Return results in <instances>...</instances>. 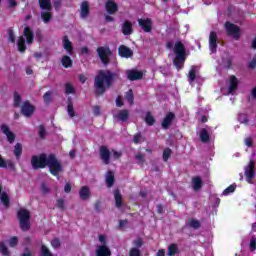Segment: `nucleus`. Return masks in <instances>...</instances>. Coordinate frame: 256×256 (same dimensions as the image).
Instances as JSON below:
<instances>
[{
  "mask_svg": "<svg viewBox=\"0 0 256 256\" xmlns=\"http://www.w3.org/2000/svg\"><path fill=\"white\" fill-rule=\"evenodd\" d=\"M179 251L177 244H171L168 246V256H174Z\"/></svg>",
  "mask_w": 256,
  "mask_h": 256,
  "instance_id": "ea45409f",
  "label": "nucleus"
},
{
  "mask_svg": "<svg viewBox=\"0 0 256 256\" xmlns=\"http://www.w3.org/2000/svg\"><path fill=\"white\" fill-rule=\"evenodd\" d=\"M45 135H47V130H45L44 125L39 126V137L40 139H45Z\"/></svg>",
  "mask_w": 256,
  "mask_h": 256,
  "instance_id": "de8ad7c7",
  "label": "nucleus"
},
{
  "mask_svg": "<svg viewBox=\"0 0 256 256\" xmlns=\"http://www.w3.org/2000/svg\"><path fill=\"white\" fill-rule=\"evenodd\" d=\"M235 189H237V185L232 184L222 192V195H229L231 193H234Z\"/></svg>",
  "mask_w": 256,
  "mask_h": 256,
  "instance_id": "37998d69",
  "label": "nucleus"
},
{
  "mask_svg": "<svg viewBox=\"0 0 256 256\" xmlns=\"http://www.w3.org/2000/svg\"><path fill=\"white\" fill-rule=\"evenodd\" d=\"M22 153H23V146L21 145V143H16V145L14 146V155L16 159H20Z\"/></svg>",
  "mask_w": 256,
  "mask_h": 256,
  "instance_id": "473e14b6",
  "label": "nucleus"
},
{
  "mask_svg": "<svg viewBox=\"0 0 256 256\" xmlns=\"http://www.w3.org/2000/svg\"><path fill=\"white\" fill-rule=\"evenodd\" d=\"M249 249H250V251H256V237H255V235L251 236V240H250V243H249Z\"/></svg>",
  "mask_w": 256,
  "mask_h": 256,
  "instance_id": "a18cd8bd",
  "label": "nucleus"
},
{
  "mask_svg": "<svg viewBox=\"0 0 256 256\" xmlns=\"http://www.w3.org/2000/svg\"><path fill=\"white\" fill-rule=\"evenodd\" d=\"M65 93L66 95H73L75 94V87H73L72 83H66L65 84Z\"/></svg>",
  "mask_w": 256,
  "mask_h": 256,
  "instance_id": "58836bf2",
  "label": "nucleus"
},
{
  "mask_svg": "<svg viewBox=\"0 0 256 256\" xmlns=\"http://www.w3.org/2000/svg\"><path fill=\"white\" fill-rule=\"evenodd\" d=\"M17 217L19 219L20 229H22V231H29V229H31V212L21 208L17 212Z\"/></svg>",
  "mask_w": 256,
  "mask_h": 256,
  "instance_id": "20e7f679",
  "label": "nucleus"
},
{
  "mask_svg": "<svg viewBox=\"0 0 256 256\" xmlns=\"http://www.w3.org/2000/svg\"><path fill=\"white\" fill-rule=\"evenodd\" d=\"M114 198L116 207H121L123 205V196H121V191H119V189L114 191Z\"/></svg>",
  "mask_w": 256,
  "mask_h": 256,
  "instance_id": "c756f323",
  "label": "nucleus"
},
{
  "mask_svg": "<svg viewBox=\"0 0 256 256\" xmlns=\"http://www.w3.org/2000/svg\"><path fill=\"white\" fill-rule=\"evenodd\" d=\"M67 113L69 117H75V108L73 107V99L68 98Z\"/></svg>",
  "mask_w": 256,
  "mask_h": 256,
  "instance_id": "2f4dec72",
  "label": "nucleus"
},
{
  "mask_svg": "<svg viewBox=\"0 0 256 256\" xmlns=\"http://www.w3.org/2000/svg\"><path fill=\"white\" fill-rule=\"evenodd\" d=\"M186 227H189L190 229H200L201 222L197 219H190L188 222H186Z\"/></svg>",
  "mask_w": 256,
  "mask_h": 256,
  "instance_id": "c85d7f7f",
  "label": "nucleus"
},
{
  "mask_svg": "<svg viewBox=\"0 0 256 256\" xmlns=\"http://www.w3.org/2000/svg\"><path fill=\"white\" fill-rule=\"evenodd\" d=\"M52 95H53V92H51V91L46 92V93L43 95L44 102L47 103V104L51 103V97H52Z\"/></svg>",
  "mask_w": 256,
  "mask_h": 256,
  "instance_id": "49530a36",
  "label": "nucleus"
},
{
  "mask_svg": "<svg viewBox=\"0 0 256 256\" xmlns=\"http://www.w3.org/2000/svg\"><path fill=\"white\" fill-rule=\"evenodd\" d=\"M249 67H250V69H255V67H256V59H255V58H253V59L250 61Z\"/></svg>",
  "mask_w": 256,
  "mask_h": 256,
  "instance_id": "774afa93",
  "label": "nucleus"
},
{
  "mask_svg": "<svg viewBox=\"0 0 256 256\" xmlns=\"http://www.w3.org/2000/svg\"><path fill=\"white\" fill-rule=\"evenodd\" d=\"M173 153V150H171L170 148H166L163 151V161L167 162L169 161V157H171Z\"/></svg>",
  "mask_w": 256,
  "mask_h": 256,
  "instance_id": "a19ab883",
  "label": "nucleus"
},
{
  "mask_svg": "<svg viewBox=\"0 0 256 256\" xmlns=\"http://www.w3.org/2000/svg\"><path fill=\"white\" fill-rule=\"evenodd\" d=\"M0 253L4 256H9V249L3 242H0Z\"/></svg>",
  "mask_w": 256,
  "mask_h": 256,
  "instance_id": "c03bdc74",
  "label": "nucleus"
},
{
  "mask_svg": "<svg viewBox=\"0 0 256 256\" xmlns=\"http://www.w3.org/2000/svg\"><path fill=\"white\" fill-rule=\"evenodd\" d=\"M115 79H119V72L111 70H99L94 78V89L96 95H103L107 89H111Z\"/></svg>",
  "mask_w": 256,
  "mask_h": 256,
  "instance_id": "f03ea898",
  "label": "nucleus"
},
{
  "mask_svg": "<svg viewBox=\"0 0 256 256\" xmlns=\"http://www.w3.org/2000/svg\"><path fill=\"white\" fill-rule=\"evenodd\" d=\"M200 141H202V143L209 141V132L205 128L200 131Z\"/></svg>",
  "mask_w": 256,
  "mask_h": 256,
  "instance_id": "f704fd0d",
  "label": "nucleus"
},
{
  "mask_svg": "<svg viewBox=\"0 0 256 256\" xmlns=\"http://www.w3.org/2000/svg\"><path fill=\"white\" fill-rule=\"evenodd\" d=\"M244 175L248 183H251V181H253L255 178V162H253V160H251L245 167Z\"/></svg>",
  "mask_w": 256,
  "mask_h": 256,
  "instance_id": "9d476101",
  "label": "nucleus"
},
{
  "mask_svg": "<svg viewBox=\"0 0 256 256\" xmlns=\"http://www.w3.org/2000/svg\"><path fill=\"white\" fill-rule=\"evenodd\" d=\"M145 123H147L150 127L155 125V117L151 115V112L146 113Z\"/></svg>",
  "mask_w": 256,
  "mask_h": 256,
  "instance_id": "4c0bfd02",
  "label": "nucleus"
},
{
  "mask_svg": "<svg viewBox=\"0 0 256 256\" xmlns=\"http://www.w3.org/2000/svg\"><path fill=\"white\" fill-rule=\"evenodd\" d=\"M188 82L191 87L197 86V90L201 89V84L204 82L203 78L199 76V67L192 66L189 73H188Z\"/></svg>",
  "mask_w": 256,
  "mask_h": 256,
  "instance_id": "39448f33",
  "label": "nucleus"
},
{
  "mask_svg": "<svg viewBox=\"0 0 256 256\" xmlns=\"http://www.w3.org/2000/svg\"><path fill=\"white\" fill-rule=\"evenodd\" d=\"M125 99L126 101H128L129 105H133L134 101H135V96L133 95V90H129L126 92L125 94Z\"/></svg>",
  "mask_w": 256,
  "mask_h": 256,
  "instance_id": "c9c22d12",
  "label": "nucleus"
},
{
  "mask_svg": "<svg viewBox=\"0 0 256 256\" xmlns=\"http://www.w3.org/2000/svg\"><path fill=\"white\" fill-rule=\"evenodd\" d=\"M56 207H58V209H61L62 211H64L65 210V200H63V199H58L57 201H56Z\"/></svg>",
  "mask_w": 256,
  "mask_h": 256,
  "instance_id": "603ef678",
  "label": "nucleus"
},
{
  "mask_svg": "<svg viewBox=\"0 0 256 256\" xmlns=\"http://www.w3.org/2000/svg\"><path fill=\"white\" fill-rule=\"evenodd\" d=\"M94 208L97 213H101V201H97L94 205Z\"/></svg>",
  "mask_w": 256,
  "mask_h": 256,
  "instance_id": "0e129e2a",
  "label": "nucleus"
},
{
  "mask_svg": "<svg viewBox=\"0 0 256 256\" xmlns=\"http://www.w3.org/2000/svg\"><path fill=\"white\" fill-rule=\"evenodd\" d=\"M121 31H122L123 35H132L133 34V24L129 20H126L121 26Z\"/></svg>",
  "mask_w": 256,
  "mask_h": 256,
  "instance_id": "4be33fe9",
  "label": "nucleus"
},
{
  "mask_svg": "<svg viewBox=\"0 0 256 256\" xmlns=\"http://www.w3.org/2000/svg\"><path fill=\"white\" fill-rule=\"evenodd\" d=\"M53 249H59L61 247V241L58 238H55L51 241Z\"/></svg>",
  "mask_w": 256,
  "mask_h": 256,
  "instance_id": "5fc2aeb1",
  "label": "nucleus"
},
{
  "mask_svg": "<svg viewBox=\"0 0 256 256\" xmlns=\"http://www.w3.org/2000/svg\"><path fill=\"white\" fill-rule=\"evenodd\" d=\"M40 189H41L42 193H44V195H47V193H49V188L47 187V184H45V183L41 184Z\"/></svg>",
  "mask_w": 256,
  "mask_h": 256,
  "instance_id": "bf43d9fd",
  "label": "nucleus"
},
{
  "mask_svg": "<svg viewBox=\"0 0 256 256\" xmlns=\"http://www.w3.org/2000/svg\"><path fill=\"white\" fill-rule=\"evenodd\" d=\"M19 243V239L17 238V236H14L10 239L9 241V245L10 247H16V245Z\"/></svg>",
  "mask_w": 256,
  "mask_h": 256,
  "instance_id": "4d7b16f0",
  "label": "nucleus"
},
{
  "mask_svg": "<svg viewBox=\"0 0 256 256\" xmlns=\"http://www.w3.org/2000/svg\"><path fill=\"white\" fill-rule=\"evenodd\" d=\"M96 52L100 58L101 63L107 67V65L111 63V57L113 56L111 48H109V46H100L97 48Z\"/></svg>",
  "mask_w": 256,
  "mask_h": 256,
  "instance_id": "0eeeda50",
  "label": "nucleus"
},
{
  "mask_svg": "<svg viewBox=\"0 0 256 256\" xmlns=\"http://www.w3.org/2000/svg\"><path fill=\"white\" fill-rule=\"evenodd\" d=\"M193 189L194 191H199L201 187H203V180H201V177L196 176L192 179Z\"/></svg>",
  "mask_w": 256,
  "mask_h": 256,
  "instance_id": "cd10ccee",
  "label": "nucleus"
},
{
  "mask_svg": "<svg viewBox=\"0 0 256 256\" xmlns=\"http://www.w3.org/2000/svg\"><path fill=\"white\" fill-rule=\"evenodd\" d=\"M8 7L11 9L13 7H17V1L15 0H8Z\"/></svg>",
  "mask_w": 256,
  "mask_h": 256,
  "instance_id": "69168bd1",
  "label": "nucleus"
},
{
  "mask_svg": "<svg viewBox=\"0 0 256 256\" xmlns=\"http://www.w3.org/2000/svg\"><path fill=\"white\" fill-rule=\"evenodd\" d=\"M239 88V80L235 76H230V82L228 86V94L233 95L235 90Z\"/></svg>",
  "mask_w": 256,
  "mask_h": 256,
  "instance_id": "dca6fc26",
  "label": "nucleus"
},
{
  "mask_svg": "<svg viewBox=\"0 0 256 256\" xmlns=\"http://www.w3.org/2000/svg\"><path fill=\"white\" fill-rule=\"evenodd\" d=\"M134 245L139 249V247L143 246V240L141 238H137L136 240H134Z\"/></svg>",
  "mask_w": 256,
  "mask_h": 256,
  "instance_id": "680f3d73",
  "label": "nucleus"
},
{
  "mask_svg": "<svg viewBox=\"0 0 256 256\" xmlns=\"http://www.w3.org/2000/svg\"><path fill=\"white\" fill-rule=\"evenodd\" d=\"M93 113L96 117H99V115H101V107L93 106Z\"/></svg>",
  "mask_w": 256,
  "mask_h": 256,
  "instance_id": "052dcab7",
  "label": "nucleus"
},
{
  "mask_svg": "<svg viewBox=\"0 0 256 256\" xmlns=\"http://www.w3.org/2000/svg\"><path fill=\"white\" fill-rule=\"evenodd\" d=\"M62 43L68 55H73V43L69 41V36H64L62 39Z\"/></svg>",
  "mask_w": 256,
  "mask_h": 256,
  "instance_id": "393cba45",
  "label": "nucleus"
},
{
  "mask_svg": "<svg viewBox=\"0 0 256 256\" xmlns=\"http://www.w3.org/2000/svg\"><path fill=\"white\" fill-rule=\"evenodd\" d=\"M1 201L3 203V205H5L7 207V205H9V196L7 195V193H2L1 195Z\"/></svg>",
  "mask_w": 256,
  "mask_h": 256,
  "instance_id": "3c124183",
  "label": "nucleus"
},
{
  "mask_svg": "<svg viewBox=\"0 0 256 256\" xmlns=\"http://www.w3.org/2000/svg\"><path fill=\"white\" fill-rule=\"evenodd\" d=\"M21 256H33V252L31 249H29V247H25Z\"/></svg>",
  "mask_w": 256,
  "mask_h": 256,
  "instance_id": "13d9d810",
  "label": "nucleus"
},
{
  "mask_svg": "<svg viewBox=\"0 0 256 256\" xmlns=\"http://www.w3.org/2000/svg\"><path fill=\"white\" fill-rule=\"evenodd\" d=\"M40 9L46 12H41V17L44 23H49L51 21L53 15L50 11H53V6L51 4V0H38Z\"/></svg>",
  "mask_w": 256,
  "mask_h": 256,
  "instance_id": "423d86ee",
  "label": "nucleus"
},
{
  "mask_svg": "<svg viewBox=\"0 0 256 256\" xmlns=\"http://www.w3.org/2000/svg\"><path fill=\"white\" fill-rule=\"evenodd\" d=\"M105 181L107 187L110 189V187H113L115 185V173L113 171L109 170L105 175Z\"/></svg>",
  "mask_w": 256,
  "mask_h": 256,
  "instance_id": "bb28decb",
  "label": "nucleus"
},
{
  "mask_svg": "<svg viewBox=\"0 0 256 256\" xmlns=\"http://www.w3.org/2000/svg\"><path fill=\"white\" fill-rule=\"evenodd\" d=\"M135 159L138 160V165H143L145 163V155L137 154Z\"/></svg>",
  "mask_w": 256,
  "mask_h": 256,
  "instance_id": "6e6d98bb",
  "label": "nucleus"
},
{
  "mask_svg": "<svg viewBox=\"0 0 256 256\" xmlns=\"http://www.w3.org/2000/svg\"><path fill=\"white\" fill-rule=\"evenodd\" d=\"M21 99L22 98L19 92H14V107H20Z\"/></svg>",
  "mask_w": 256,
  "mask_h": 256,
  "instance_id": "79ce46f5",
  "label": "nucleus"
},
{
  "mask_svg": "<svg viewBox=\"0 0 256 256\" xmlns=\"http://www.w3.org/2000/svg\"><path fill=\"white\" fill-rule=\"evenodd\" d=\"M173 63L178 71L179 69H183V63H185V56H182V58H177L176 56L173 60Z\"/></svg>",
  "mask_w": 256,
  "mask_h": 256,
  "instance_id": "72a5a7b5",
  "label": "nucleus"
},
{
  "mask_svg": "<svg viewBox=\"0 0 256 256\" xmlns=\"http://www.w3.org/2000/svg\"><path fill=\"white\" fill-rule=\"evenodd\" d=\"M209 48H210L211 53L217 52V33L216 32H210Z\"/></svg>",
  "mask_w": 256,
  "mask_h": 256,
  "instance_id": "a211bd4d",
  "label": "nucleus"
},
{
  "mask_svg": "<svg viewBox=\"0 0 256 256\" xmlns=\"http://www.w3.org/2000/svg\"><path fill=\"white\" fill-rule=\"evenodd\" d=\"M126 75L129 81H139V79H143V72L137 70H127Z\"/></svg>",
  "mask_w": 256,
  "mask_h": 256,
  "instance_id": "2eb2a0df",
  "label": "nucleus"
},
{
  "mask_svg": "<svg viewBox=\"0 0 256 256\" xmlns=\"http://www.w3.org/2000/svg\"><path fill=\"white\" fill-rule=\"evenodd\" d=\"M79 196L82 201H87L91 197V190L87 186H82Z\"/></svg>",
  "mask_w": 256,
  "mask_h": 256,
  "instance_id": "a878e982",
  "label": "nucleus"
},
{
  "mask_svg": "<svg viewBox=\"0 0 256 256\" xmlns=\"http://www.w3.org/2000/svg\"><path fill=\"white\" fill-rule=\"evenodd\" d=\"M224 27L229 37H233V39L239 41V39L241 38V28H239V26L231 22H226Z\"/></svg>",
  "mask_w": 256,
  "mask_h": 256,
  "instance_id": "6e6552de",
  "label": "nucleus"
},
{
  "mask_svg": "<svg viewBox=\"0 0 256 256\" xmlns=\"http://www.w3.org/2000/svg\"><path fill=\"white\" fill-rule=\"evenodd\" d=\"M61 63L66 69H69V67H73V60H71V57L67 55L62 57Z\"/></svg>",
  "mask_w": 256,
  "mask_h": 256,
  "instance_id": "7c9ffc66",
  "label": "nucleus"
},
{
  "mask_svg": "<svg viewBox=\"0 0 256 256\" xmlns=\"http://www.w3.org/2000/svg\"><path fill=\"white\" fill-rule=\"evenodd\" d=\"M100 158L102 159L105 165H109L111 159V151H109L107 146L100 147Z\"/></svg>",
  "mask_w": 256,
  "mask_h": 256,
  "instance_id": "ddd939ff",
  "label": "nucleus"
},
{
  "mask_svg": "<svg viewBox=\"0 0 256 256\" xmlns=\"http://www.w3.org/2000/svg\"><path fill=\"white\" fill-rule=\"evenodd\" d=\"M238 121L247 125V123H249V119H247V114H239Z\"/></svg>",
  "mask_w": 256,
  "mask_h": 256,
  "instance_id": "8fccbe9b",
  "label": "nucleus"
},
{
  "mask_svg": "<svg viewBox=\"0 0 256 256\" xmlns=\"http://www.w3.org/2000/svg\"><path fill=\"white\" fill-rule=\"evenodd\" d=\"M61 5H62V1L61 0H55L54 1V7L57 11H59V9H61Z\"/></svg>",
  "mask_w": 256,
  "mask_h": 256,
  "instance_id": "e2e57ef3",
  "label": "nucleus"
},
{
  "mask_svg": "<svg viewBox=\"0 0 256 256\" xmlns=\"http://www.w3.org/2000/svg\"><path fill=\"white\" fill-rule=\"evenodd\" d=\"M173 119H175V114L169 112L162 121V128L169 129V126L173 123Z\"/></svg>",
  "mask_w": 256,
  "mask_h": 256,
  "instance_id": "5701e85b",
  "label": "nucleus"
},
{
  "mask_svg": "<svg viewBox=\"0 0 256 256\" xmlns=\"http://www.w3.org/2000/svg\"><path fill=\"white\" fill-rule=\"evenodd\" d=\"M129 256H141V250L139 248H131Z\"/></svg>",
  "mask_w": 256,
  "mask_h": 256,
  "instance_id": "864d4df0",
  "label": "nucleus"
},
{
  "mask_svg": "<svg viewBox=\"0 0 256 256\" xmlns=\"http://www.w3.org/2000/svg\"><path fill=\"white\" fill-rule=\"evenodd\" d=\"M32 168L37 171V169H45L48 167L50 173L59 179V173H63V165L57 159L55 154H47L42 153L39 156L34 155L31 158Z\"/></svg>",
  "mask_w": 256,
  "mask_h": 256,
  "instance_id": "f257e3e1",
  "label": "nucleus"
},
{
  "mask_svg": "<svg viewBox=\"0 0 256 256\" xmlns=\"http://www.w3.org/2000/svg\"><path fill=\"white\" fill-rule=\"evenodd\" d=\"M118 53L120 57H124L125 59H129V57H133V50H131V48L125 45H121L118 48Z\"/></svg>",
  "mask_w": 256,
  "mask_h": 256,
  "instance_id": "6ab92c4d",
  "label": "nucleus"
},
{
  "mask_svg": "<svg viewBox=\"0 0 256 256\" xmlns=\"http://www.w3.org/2000/svg\"><path fill=\"white\" fill-rule=\"evenodd\" d=\"M113 118L116 121H121V123H125V121H129V110L123 109L113 114Z\"/></svg>",
  "mask_w": 256,
  "mask_h": 256,
  "instance_id": "f8f14e48",
  "label": "nucleus"
},
{
  "mask_svg": "<svg viewBox=\"0 0 256 256\" xmlns=\"http://www.w3.org/2000/svg\"><path fill=\"white\" fill-rule=\"evenodd\" d=\"M105 7L109 15H115V13L119 11V6L113 0H108L105 4Z\"/></svg>",
  "mask_w": 256,
  "mask_h": 256,
  "instance_id": "f3484780",
  "label": "nucleus"
},
{
  "mask_svg": "<svg viewBox=\"0 0 256 256\" xmlns=\"http://www.w3.org/2000/svg\"><path fill=\"white\" fill-rule=\"evenodd\" d=\"M8 39L11 43H15V32L13 31V28L8 29Z\"/></svg>",
  "mask_w": 256,
  "mask_h": 256,
  "instance_id": "09e8293b",
  "label": "nucleus"
},
{
  "mask_svg": "<svg viewBox=\"0 0 256 256\" xmlns=\"http://www.w3.org/2000/svg\"><path fill=\"white\" fill-rule=\"evenodd\" d=\"M138 25L141 27L144 33H151V31H153V20H151V18H139Z\"/></svg>",
  "mask_w": 256,
  "mask_h": 256,
  "instance_id": "1a4fd4ad",
  "label": "nucleus"
},
{
  "mask_svg": "<svg viewBox=\"0 0 256 256\" xmlns=\"http://www.w3.org/2000/svg\"><path fill=\"white\" fill-rule=\"evenodd\" d=\"M25 37H26V43L28 45L33 44L34 36H33V31L31 30V28L25 27L23 35L18 38L17 47H18V51H20V53H25V51L27 49V46L25 45Z\"/></svg>",
  "mask_w": 256,
  "mask_h": 256,
  "instance_id": "7ed1b4c3",
  "label": "nucleus"
},
{
  "mask_svg": "<svg viewBox=\"0 0 256 256\" xmlns=\"http://www.w3.org/2000/svg\"><path fill=\"white\" fill-rule=\"evenodd\" d=\"M174 52L176 54V59H182L185 57V46L181 42H176L174 46Z\"/></svg>",
  "mask_w": 256,
  "mask_h": 256,
  "instance_id": "aec40b11",
  "label": "nucleus"
},
{
  "mask_svg": "<svg viewBox=\"0 0 256 256\" xmlns=\"http://www.w3.org/2000/svg\"><path fill=\"white\" fill-rule=\"evenodd\" d=\"M96 256H111V249L107 245H100L97 247Z\"/></svg>",
  "mask_w": 256,
  "mask_h": 256,
  "instance_id": "412c9836",
  "label": "nucleus"
},
{
  "mask_svg": "<svg viewBox=\"0 0 256 256\" xmlns=\"http://www.w3.org/2000/svg\"><path fill=\"white\" fill-rule=\"evenodd\" d=\"M80 17L81 19H87L89 17V2L84 1L81 3Z\"/></svg>",
  "mask_w": 256,
  "mask_h": 256,
  "instance_id": "b1692460",
  "label": "nucleus"
},
{
  "mask_svg": "<svg viewBox=\"0 0 256 256\" xmlns=\"http://www.w3.org/2000/svg\"><path fill=\"white\" fill-rule=\"evenodd\" d=\"M1 131L2 133H4V135H6L8 142L10 143L15 142V133L11 131V129L9 128V126H7V124L1 125Z\"/></svg>",
  "mask_w": 256,
  "mask_h": 256,
  "instance_id": "4468645a",
  "label": "nucleus"
},
{
  "mask_svg": "<svg viewBox=\"0 0 256 256\" xmlns=\"http://www.w3.org/2000/svg\"><path fill=\"white\" fill-rule=\"evenodd\" d=\"M21 113L24 117H31L35 113V106L31 105L30 101H25L21 106Z\"/></svg>",
  "mask_w": 256,
  "mask_h": 256,
  "instance_id": "9b49d317",
  "label": "nucleus"
},
{
  "mask_svg": "<svg viewBox=\"0 0 256 256\" xmlns=\"http://www.w3.org/2000/svg\"><path fill=\"white\" fill-rule=\"evenodd\" d=\"M71 184L70 183H66L65 186H64V191L65 193H71Z\"/></svg>",
  "mask_w": 256,
  "mask_h": 256,
  "instance_id": "338daca9",
  "label": "nucleus"
},
{
  "mask_svg": "<svg viewBox=\"0 0 256 256\" xmlns=\"http://www.w3.org/2000/svg\"><path fill=\"white\" fill-rule=\"evenodd\" d=\"M40 256H54L51 250L48 249L47 246L42 245L40 247Z\"/></svg>",
  "mask_w": 256,
  "mask_h": 256,
  "instance_id": "e433bc0d",
  "label": "nucleus"
}]
</instances>
